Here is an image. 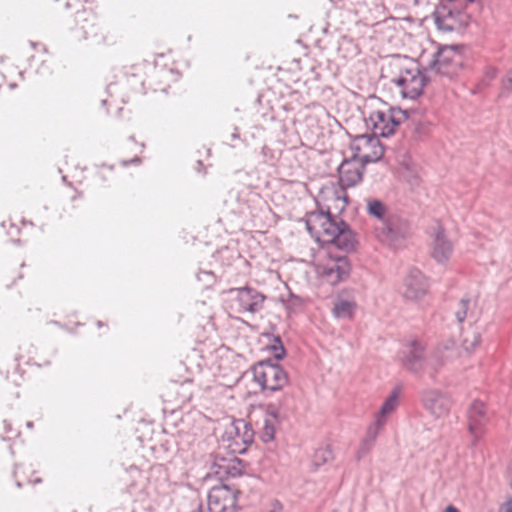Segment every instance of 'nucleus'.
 <instances>
[{"label": "nucleus", "mask_w": 512, "mask_h": 512, "mask_svg": "<svg viewBox=\"0 0 512 512\" xmlns=\"http://www.w3.org/2000/svg\"><path fill=\"white\" fill-rule=\"evenodd\" d=\"M228 294L230 295L227 300L229 308L239 313L258 311L265 299L261 293L249 287L231 289Z\"/></svg>", "instance_id": "nucleus-8"}, {"label": "nucleus", "mask_w": 512, "mask_h": 512, "mask_svg": "<svg viewBox=\"0 0 512 512\" xmlns=\"http://www.w3.org/2000/svg\"><path fill=\"white\" fill-rule=\"evenodd\" d=\"M276 422H273L271 419H264L263 427L260 432V439L264 443H269L274 440L275 432H276Z\"/></svg>", "instance_id": "nucleus-26"}, {"label": "nucleus", "mask_w": 512, "mask_h": 512, "mask_svg": "<svg viewBox=\"0 0 512 512\" xmlns=\"http://www.w3.org/2000/svg\"><path fill=\"white\" fill-rule=\"evenodd\" d=\"M126 150H133L134 155L131 158H126L123 160V164H139L141 162L140 155L143 153L144 144L135 141L134 139H130L126 145Z\"/></svg>", "instance_id": "nucleus-25"}, {"label": "nucleus", "mask_w": 512, "mask_h": 512, "mask_svg": "<svg viewBox=\"0 0 512 512\" xmlns=\"http://www.w3.org/2000/svg\"><path fill=\"white\" fill-rule=\"evenodd\" d=\"M333 238L329 244H334L342 250L351 251L357 244L355 234L344 223L337 225V232L333 233Z\"/></svg>", "instance_id": "nucleus-20"}, {"label": "nucleus", "mask_w": 512, "mask_h": 512, "mask_svg": "<svg viewBox=\"0 0 512 512\" xmlns=\"http://www.w3.org/2000/svg\"><path fill=\"white\" fill-rule=\"evenodd\" d=\"M15 475L19 486L23 483L38 484L42 481L38 473L31 467H19L17 468Z\"/></svg>", "instance_id": "nucleus-23"}, {"label": "nucleus", "mask_w": 512, "mask_h": 512, "mask_svg": "<svg viewBox=\"0 0 512 512\" xmlns=\"http://www.w3.org/2000/svg\"><path fill=\"white\" fill-rule=\"evenodd\" d=\"M453 252V244L447 238L444 229L439 227L434 233L431 242V256L432 258L440 263L444 264L448 262Z\"/></svg>", "instance_id": "nucleus-15"}, {"label": "nucleus", "mask_w": 512, "mask_h": 512, "mask_svg": "<svg viewBox=\"0 0 512 512\" xmlns=\"http://www.w3.org/2000/svg\"><path fill=\"white\" fill-rule=\"evenodd\" d=\"M368 212L370 215L375 216L378 219H383L386 213V207L379 200H369L367 203Z\"/></svg>", "instance_id": "nucleus-27"}, {"label": "nucleus", "mask_w": 512, "mask_h": 512, "mask_svg": "<svg viewBox=\"0 0 512 512\" xmlns=\"http://www.w3.org/2000/svg\"><path fill=\"white\" fill-rule=\"evenodd\" d=\"M75 37L78 41H90L95 48H106L117 42L109 31H104L98 25L95 15L85 12L77 20Z\"/></svg>", "instance_id": "nucleus-3"}, {"label": "nucleus", "mask_w": 512, "mask_h": 512, "mask_svg": "<svg viewBox=\"0 0 512 512\" xmlns=\"http://www.w3.org/2000/svg\"><path fill=\"white\" fill-rule=\"evenodd\" d=\"M458 310L455 312L456 317L459 322L464 321L467 315V310L469 307V301L468 300H461L458 304Z\"/></svg>", "instance_id": "nucleus-29"}, {"label": "nucleus", "mask_w": 512, "mask_h": 512, "mask_svg": "<svg viewBox=\"0 0 512 512\" xmlns=\"http://www.w3.org/2000/svg\"><path fill=\"white\" fill-rule=\"evenodd\" d=\"M404 365L413 372H420L424 366L423 348L416 343L410 345L405 351Z\"/></svg>", "instance_id": "nucleus-21"}, {"label": "nucleus", "mask_w": 512, "mask_h": 512, "mask_svg": "<svg viewBox=\"0 0 512 512\" xmlns=\"http://www.w3.org/2000/svg\"><path fill=\"white\" fill-rule=\"evenodd\" d=\"M23 274L17 271H11L9 275L6 277V287L10 288L14 286L17 282V279H23Z\"/></svg>", "instance_id": "nucleus-30"}, {"label": "nucleus", "mask_w": 512, "mask_h": 512, "mask_svg": "<svg viewBox=\"0 0 512 512\" xmlns=\"http://www.w3.org/2000/svg\"><path fill=\"white\" fill-rule=\"evenodd\" d=\"M271 350L276 359H281L284 356V348L282 346L281 340L278 337L271 338Z\"/></svg>", "instance_id": "nucleus-28"}, {"label": "nucleus", "mask_w": 512, "mask_h": 512, "mask_svg": "<svg viewBox=\"0 0 512 512\" xmlns=\"http://www.w3.org/2000/svg\"><path fill=\"white\" fill-rule=\"evenodd\" d=\"M337 225L330 214L324 212H312L306 219L308 232L321 244H329L334 239L333 233L337 232Z\"/></svg>", "instance_id": "nucleus-7"}, {"label": "nucleus", "mask_w": 512, "mask_h": 512, "mask_svg": "<svg viewBox=\"0 0 512 512\" xmlns=\"http://www.w3.org/2000/svg\"><path fill=\"white\" fill-rule=\"evenodd\" d=\"M462 64V55L459 51L452 47H443L437 52L432 69L437 73L453 76L460 69Z\"/></svg>", "instance_id": "nucleus-11"}, {"label": "nucleus", "mask_w": 512, "mask_h": 512, "mask_svg": "<svg viewBox=\"0 0 512 512\" xmlns=\"http://www.w3.org/2000/svg\"><path fill=\"white\" fill-rule=\"evenodd\" d=\"M236 455L232 454L229 458L216 456L214 461V466L216 467L215 474L219 478L237 477L243 473L244 466Z\"/></svg>", "instance_id": "nucleus-19"}, {"label": "nucleus", "mask_w": 512, "mask_h": 512, "mask_svg": "<svg viewBox=\"0 0 512 512\" xmlns=\"http://www.w3.org/2000/svg\"><path fill=\"white\" fill-rule=\"evenodd\" d=\"M331 458H332V452L330 451V449H322V450L317 451V453H316V459L321 460L322 463L327 462Z\"/></svg>", "instance_id": "nucleus-32"}, {"label": "nucleus", "mask_w": 512, "mask_h": 512, "mask_svg": "<svg viewBox=\"0 0 512 512\" xmlns=\"http://www.w3.org/2000/svg\"><path fill=\"white\" fill-rule=\"evenodd\" d=\"M363 170L364 164H362L359 159L352 157L351 159L344 160L338 168L339 182L341 186L348 188L361 182Z\"/></svg>", "instance_id": "nucleus-14"}, {"label": "nucleus", "mask_w": 512, "mask_h": 512, "mask_svg": "<svg viewBox=\"0 0 512 512\" xmlns=\"http://www.w3.org/2000/svg\"><path fill=\"white\" fill-rule=\"evenodd\" d=\"M404 296L410 300H419L426 295L428 291V283L425 276L414 271L409 274L404 282Z\"/></svg>", "instance_id": "nucleus-18"}, {"label": "nucleus", "mask_w": 512, "mask_h": 512, "mask_svg": "<svg viewBox=\"0 0 512 512\" xmlns=\"http://www.w3.org/2000/svg\"><path fill=\"white\" fill-rule=\"evenodd\" d=\"M354 152V158L364 164L365 162L378 161L384 153V149L378 139V136L360 135L357 136L351 145Z\"/></svg>", "instance_id": "nucleus-10"}, {"label": "nucleus", "mask_w": 512, "mask_h": 512, "mask_svg": "<svg viewBox=\"0 0 512 512\" xmlns=\"http://www.w3.org/2000/svg\"><path fill=\"white\" fill-rule=\"evenodd\" d=\"M443 512H459V511L456 507L449 505L448 507L445 508V510Z\"/></svg>", "instance_id": "nucleus-34"}, {"label": "nucleus", "mask_w": 512, "mask_h": 512, "mask_svg": "<svg viewBox=\"0 0 512 512\" xmlns=\"http://www.w3.org/2000/svg\"><path fill=\"white\" fill-rule=\"evenodd\" d=\"M254 431L245 420H236L226 429L224 441L231 454H242L253 443Z\"/></svg>", "instance_id": "nucleus-6"}, {"label": "nucleus", "mask_w": 512, "mask_h": 512, "mask_svg": "<svg viewBox=\"0 0 512 512\" xmlns=\"http://www.w3.org/2000/svg\"><path fill=\"white\" fill-rule=\"evenodd\" d=\"M399 74L393 82L399 87L404 98L415 99L420 96L426 85V77L415 63L409 62L398 66Z\"/></svg>", "instance_id": "nucleus-4"}, {"label": "nucleus", "mask_w": 512, "mask_h": 512, "mask_svg": "<svg viewBox=\"0 0 512 512\" xmlns=\"http://www.w3.org/2000/svg\"><path fill=\"white\" fill-rule=\"evenodd\" d=\"M400 395V388H395L391 392L390 396L383 403L380 411L375 416L374 423L368 428L367 431V437L371 442H373L376 439L379 432L384 427L387 416L391 414L398 406Z\"/></svg>", "instance_id": "nucleus-12"}, {"label": "nucleus", "mask_w": 512, "mask_h": 512, "mask_svg": "<svg viewBox=\"0 0 512 512\" xmlns=\"http://www.w3.org/2000/svg\"><path fill=\"white\" fill-rule=\"evenodd\" d=\"M265 419H271L273 422L278 423L279 420V410L273 405H268L266 408V417Z\"/></svg>", "instance_id": "nucleus-31"}, {"label": "nucleus", "mask_w": 512, "mask_h": 512, "mask_svg": "<svg viewBox=\"0 0 512 512\" xmlns=\"http://www.w3.org/2000/svg\"><path fill=\"white\" fill-rule=\"evenodd\" d=\"M499 512H512V498L501 505Z\"/></svg>", "instance_id": "nucleus-33"}, {"label": "nucleus", "mask_w": 512, "mask_h": 512, "mask_svg": "<svg viewBox=\"0 0 512 512\" xmlns=\"http://www.w3.org/2000/svg\"><path fill=\"white\" fill-rule=\"evenodd\" d=\"M239 492L226 485L214 486L208 494L209 512H237Z\"/></svg>", "instance_id": "nucleus-9"}, {"label": "nucleus", "mask_w": 512, "mask_h": 512, "mask_svg": "<svg viewBox=\"0 0 512 512\" xmlns=\"http://www.w3.org/2000/svg\"><path fill=\"white\" fill-rule=\"evenodd\" d=\"M435 23L444 32L460 31L467 25V15L441 7L435 12Z\"/></svg>", "instance_id": "nucleus-13"}, {"label": "nucleus", "mask_w": 512, "mask_h": 512, "mask_svg": "<svg viewBox=\"0 0 512 512\" xmlns=\"http://www.w3.org/2000/svg\"><path fill=\"white\" fill-rule=\"evenodd\" d=\"M124 77L127 83L135 79L141 86L144 84L145 69L142 63H136L124 67Z\"/></svg>", "instance_id": "nucleus-24"}, {"label": "nucleus", "mask_w": 512, "mask_h": 512, "mask_svg": "<svg viewBox=\"0 0 512 512\" xmlns=\"http://www.w3.org/2000/svg\"><path fill=\"white\" fill-rule=\"evenodd\" d=\"M357 309L355 301L339 299L333 307V315L337 318H352Z\"/></svg>", "instance_id": "nucleus-22"}, {"label": "nucleus", "mask_w": 512, "mask_h": 512, "mask_svg": "<svg viewBox=\"0 0 512 512\" xmlns=\"http://www.w3.org/2000/svg\"><path fill=\"white\" fill-rule=\"evenodd\" d=\"M486 423L485 404L481 401H474L468 411V429L475 439H479L483 435Z\"/></svg>", "instance_id": "nucleus-17"}, {"label": "nucleus", "mask_w": 512, "mask_h": 512, "mask_svg": "<svg viewBox=\"0 0 512 512\" xmlns=\"http://www.w3.org/2000/svg\"><path fill=\"white\" fill-rule=\"evenodd\" d=\"M314 265L318 277L331 285L344 281L351 272V265L346 257H333L326 251L318 252Z\"/></svg>", "instance_id": "nucleus-2"}, {"label": "nucleus", "mask_w": 512, "mask_h": 512, "mask_svg": "<svg viewBox=\"0 0 512 512\" xmlns=\"http://www.w3.org/2000/svg\"><path fill=\"white\" fill-rule=\"evenodd\" d=\"M407 119L405 111L392 107L387 103L374 106L365 119L366 126L375 136L388 137L393 135L399 125Z\"/></svg>", "instance_id": "nucleus-1"}, {"label": "nucleus", "mask_w": 512, "mask_h": 512, "mask_svg": "<svg viewBox=\"0 0 512 512\" xmlns=\"http://www.w3.org/2000/svg\"><path fill=\"white\" fill-rule=\"evenodd\" d=\"M254 380L262 389L278 391L289 382L287 372L278 364L261 361L253 367Z\"/></svg>", "instance_id": "nucleus-5"}, {"label": "nucleus", "mask_w": 512, "mask_h": 512, "mask_svg": "<svg viewBox=\"0 0 512 512\" xmlns=\"http://www.w3.org/2000/svg\"><path fill=\"white\" fill-rule=\"evenodd\" d=\"M423 401L425 407L436 417L447 415L453 404L450 396L436 390L425 392Z\"/></svg>", "instance_id": "nucleus-16"}]
</instances>
